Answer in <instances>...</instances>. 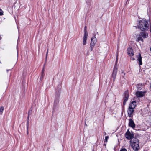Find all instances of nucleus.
Returning a JSON list of instances; mask_svg holds the SVG:
<instances>
[{
    "label": "nucleus",
    "instance_id": "obj_1",
    "mask_svg": "<svg viewBox=\"0 0 151 151\" xmlns=\"http://www.w3.org/2000/svg\"><path fill=\"white\" fill-rule=\"evenodd\" d=\"M138 27L142 31L147 30L149 28L148 21L144 19L139 21Z\"/></svg>",
    "mask_w": 151,
    "mask_h": 151
},
{
    "label": "nucleus",
    "instance_id": "obj_2",
    "mask_svg": "<svg viewBox=\"0 0 151 151\" xmlns=\"http://www.w3.org/2000/svg\"><path fill=\"white\" fill-rule=\"evenodd\" d=\"M130 145L135 151L138 150L139 148V141L136 138L131 139L130 141Z\"/></svg>",
    "mask_w": 151,
    "mask_h": 151
},
{
    "label": "nucleus",
    "instance_id": "obj_3",
    "mask_svg": "<svg viewBox=\"0 0 151 151\" xmlns=\"http://www.w3.org/2000/svg\"><path fill=\"white\" fill-rule=\"evenodd\" d=\"M91 42L90 43V47L91 48V50H92L93 47H94L96 44L97 41L96 37H92L91 40Z\"/></svg>",
    "mask_w": 151,
    "mask_h": 151
},
{
    "label": "nucleus",
    "instance_id": "obj_4",
    "mask_svg": "<svg viewBox=\"0 0 151 151\" xmlns=\"http://www.w3.org/2000/svg\"><path fill=\"white\" fill-rule=\"evenodd\" d=\"M126 138L128 139H133L134 135L132 133L130 132L129 130L127 131L125 134Z\"/></svg>",
    "mask_w": 151,
    "mask_h": 151
},
{
    "label": "nucleus",
    "instance_id": "obj_5",
    "mask_svg": "<svg viewBox=\"0 0 151 151\" xmlns=\"http://www.w3.org/2000/svg\"><path fill=\"white\" fill-rule=\"evenodd\" d=\"M84 34L83 38V44L85 45L86 44V41L87 38L88 34L86 30L85 29Z\"/></svg>",
    "mask_w": 151,
    "mask_h": 151
},
{
    "label": "nucleus",
    "instance_id": "obj_6",
    "mask_svg": "<svg viewBox=\"0 0 151 151\" xmlns=\"http://www.w3.org/2000/svg\"><path fill=\"white\" fill-rule=\"evenodd\" d=\"M118 68L115 65V66H114L112 74V76L113 78V81H114L116 77L117 71Z\"/></svg>",
    "mask_w": 151,
    "mask_h": 151
},
{
    "label": "nucleus",
    "instance_id": "obj_7",
    "mask_svg": "<svg viewBox=\"0 0 151 151\" xmlns=\"http://www.w3.org/2000/svg\"><path fill=\"white\" fill-rule=\"evenodd\" d=\"M125 73L122 70L120 73V80L121 81H124L125 80Z\"/></svg>",
    "mask_w": 151,
    "mask_h": 151
},
{
    "label": "nucleus",
    "instance_id": "obj_8",
    "mask_svg": "<svg viewBox=\"0 0 151 151\" xmlns=\"http://www.w3.org/2000/svg\"><path fill=\"white\" fill-rule=\"evenodd\" d=\"M134 112V109L128 108L127 112L128 115L129 117H132L133 116Z\"/></svg>",
    "mask_w": 151,
    "mask_h": 151
},
{
    "label": "nucleus",
    "instance_id": "obj_9",
    "mask_svg": "<svg viewBox=\"0 0 151 151\" xmlns=\"http://www.w3.org/2000/svg\"><path fill=\"white\" fill-rule=\"evenodd\" d=\"M145 92L138 91L136 92V94L137 97H141L145 95Z\"/></svg>",
    "mask_w": 151,
    "mask_h": 151
},
{
    "label": "nucleus",
    "instance_id": "obj_10",
    "mask_svg": "<svg viewBox=\"0 0 151 151\" xmlns=\"http://www.w3.org/2000/svg\"><path fill=\"white\" fill-rule=\"evenodd\" d=\"M127 53L130 56H132L134 55V52L131 47H129L127 49Z\"/></svg>",
    "mask_w": 151,
    "mask_h": 151
},
{
    "label": "nucleus",
    "instance_id": "obj_11",
    "mask_svg": "<svg viewBox=\"0 0 151 151\" xmlns=\"http://www.w3.org/2000/svg\"><path fill=\"white\" fill-rule=\"evenodd\" d=\"M129 126L133 128H134L135 127V124L133 120L131 119H129Z\"/></svg>",
    "mask_w": 151,
    "mask_h": 151
},
{
    "label": "nucleus",
    "instance_id": "obj_12",
    "mask_svg": "<svg viewBox=\"0 0 151 151\" xmlns=\"http://www.w3.org/2000/svg\"><path fill=\"white\" fill-rule=\"evenodd\" d=\"M136 101H134L131 102L129 105V108L134 109L136 106Z\"/></svg>",
    "mask_w": 151,
    "mask_h": 151
},
{
    "label": "nucleus",
    "instance_id": "obj_13",
    "mask_svg": "<svg viewBox=\"0 0 151 151\" xmlns=\"http://www.w3.org/2000/svg\"><path fill=\"white\" fill-rule=\"evenodd\" d=\"M129 97V94L128 92H126L125 93V96L124 98V100L123 102V104L124 105H125L126 101L128 99Z\"/></svg>",
    "mask_w": 151,
    "mask_h": 151
},
{
    "label": "nucleus",
    "instance_id": "obj_14",
    "mask_svg": "<svg viewBox=\"0 0 151 151\" xmlns=\"http://www.w3.org/2000/svg\"><path fill=\"white\" fill-rule=\"evenodd\" d=\"M137 60L139 61L140 65H142V57L140 54H139L137 57Z\"/></svg>",
    "mask_w": 151,
    "mask_h": 151
},
{
    "label": "nucleus",
    "instance_id": "obj_15",
    "mask_svg": "<svg viewBox=\"0 0 151 151\" xmlns=\"http://www.w3.org/2000/svg\"><path fill=\"white\" fill-rule=\"evenodd\" d=\"M140 35L143 38H145L147 37L148 36V34L146 32H141Z\"/></svg>",
    "mask_w": 151,
    "mask_h": 151
},
{
    "label": "nucleus",
    "instance_id": "obj_16",
    "mask_svg": "<svg viewBox=\"0 0 151 151\" xmlns=\"http://www.w3.org/2000/svg\"><path fill=\"white\" fill-rule=\"evenodd\" d=\"M137 41H143V40L142 38V37L140 35V34L139 35H137Z\"/></svg>",
    "mask_w": 151,
    "mask_h": 151
},
{
    "label": "nucleus",
    "instance_id": "obj_17",
    "mask_svg": "<svg viewBox=\"0 0 151 151\" xmlns=\"http://www.w3.org/2000/svg\"><path fill=\"white\" fill-rule=\"evenodd\" d=\"M4 110L3 107H1L0 108V112L2 113Z\"/></svg>",
    "mask_w": 151,
    "mask_h": 151
},
{
    "label": "nucleus",
    "instance_id": "obj_18",
    "mask_svg": "<svg viewBox=\"0 0 151 151\" xmlns=\"http://www.w3.org/2000/svg\"><path fill=\"white\" fill-rule=\"evenodd\" d=\"M3 14V12L2 10L0 9V15H2Z\"/></svg>",
    "mask_w": 151,
    "mask_h": 151
},
{
    "label": "nucleus",
    "instance_id": "obj_19",
    "mask_svg": "<svg viewBox=\"0 0 151 151\" xmlns=\"http://www.w3.org/2000/svg\"><path fill=\"white\" fill-rule=\"evenodd\" d=\"M120 151H127V150L125 148H122Z\"/></svg>",
    "mask_w": 151,
    "mask_h": 151
},
{
    "label": "nucleus",
    "instance_id": "obj_20",
    "mask_svg": "<svg viewBox=\"0 0 151 151\" xmlns=\"http://www.w3.org/2000/svg\"><path fill=\"white\" fill-rule=\"evenodd\" d=\"M43 73H44V72L43 71L42 72V75H41V78H43V77H44V74H43Z\"/></svg>",
    "mask_w": 151,
    "mask_h": 151
},
{
    "label": "nucleus",
    "instance_id": "obj_21",
    "mask_svg": "<svg viewBox=\"0 0 151 151\" xmlns=\"http://www.w3.org/2000/svg\"><path fill=\"white\" fill-rule=\"evenodd\" d=\"M108 138H109V137H108V136H106L105 140H106V142L107 141V139H108Z\"/></svg>",
    "mask_w": 151,
    "mask_h": 151
},
{
    "label": "nucleus",
    "instance_id": "obj_22",
    "mask_svg": "<svg viewBox=\"0 0 151 151\" xmlns=\"http://www.w3.org/2000/svg\"><path fill=\"white\" fill-rule=\"evenodd\" d=\"M27 129H28V122H27Z\"/></svg>",
    "mask_w": 151,
    "mask_h": 151
},
{
    "label": "nucleus",
    "instance_id": "obj_23",
    "mask_svg": "<svg viewBox=\"0 0 151 151\" xmlns=\"http://www.w3.org/2000/svg\"><path fill=\"white\" fill-rule=\"evenodd\" d=\"M132 60H135V59L134 58H132Z\"/></svg>",
    "mask_w": 151,
    "mask_h": 151
},
{
    "label": "nucleus",
    "instance_id": "obj_24",
    "mask_svg": "<svg viewBox=\"0 0 151 151\" xmlns=\"http://www.w3.org/2000/svg\"><path fill=\"white\" fill-rule=\"evenodd\" d=\"M48 50H47V53H46V55H47V53H48Z\"/></svg>",
    "mask_w": 151,
    "mask_h": 151
},
{
    "label": "nucleus",
    "instance_id": "obj_25",
    "mask_svg": "<svg viewBox=\"0 0 151 151\" xmlns=\"http://www.w3.org/2000/svg\"><path fill=\"white\" fill-rule=\"evenodd\" d=\"M27 134H28V132L27 131Z\"/></svg>",
    "mask_w": 151,
    "mask_h": 151
}]
</instances>
